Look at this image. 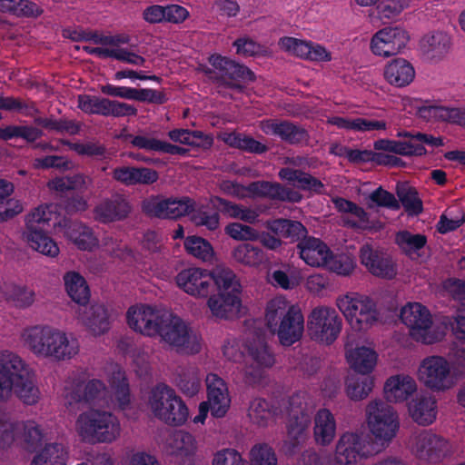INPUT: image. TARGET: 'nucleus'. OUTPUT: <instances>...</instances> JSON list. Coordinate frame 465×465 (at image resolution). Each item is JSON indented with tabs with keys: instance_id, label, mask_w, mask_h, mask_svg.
Listing matches in <instances>:
<instances>
[{
	"instance_id": "obj_1",
	"label": "nucleus",
	"mask_w": 465,
	"mask_h": 465,
	"mask_svg": "<svg viewBox=\"0 0 465 465\" xmlns=\"http://www.w3.org/2000/svg\"><path fill=\"white\" fill-rule=\"evenodd\" d=\"M106 380L110 389L98 379L84 381L80 376L70 378L64 386L65 403L73 405L84 402L126 410L131 396L124 372L119 366L113 365L106 371Z\"/></svg>"
},
{
	"instance_id": "obj_2",
	"label": "nucleus",
	"mask_w": 465,
	"mask_h": 465,
	"mask_svg": "<svg viewBox=\"0 0 465 465\" xmlns=\"http://www.w3.org/2000/svg\"><path fill=\"white\" fill-rule=\"evenodd\" d=\"M20 341L35 357L58 362L76 358L81 348L72 333L45 323L25 326L21 331Z\"/></svg>"
},
{
	"instance_id": "obj_3",
	"label": "nucleus",
	"mask_w": 465,
	"mask_h": 465,
	"mask_svg": "<svg viewBox=\"0 0 465 465\" xmlns=\"http://www.w3.org/2000/svg\"><path fill=\"white\" fill-rule=\"evenodd\" d=\"M15 394L26 405L36 404L41 397L35 375L25 360L10 350H0V402Z\"/></svg>"
},
{
	"instance_id": "obj_4",
	"label": "nucleus",
	"mask_w": 465,
	"mask_h": 465,
	"mask_svg": "<svg viewBox=\"0 0 465 465\" xmlns=\"http://www.w3.org/2000/svg\"><path fill=\"white\" fill-rule=\"evenodd\" d=\"M223 357L237 363L238 373L245 383L255 384L263 377V371L274 364V357L261 339L242 342L228 339L222 347Z\"/></svg>"
},
{
	"instance_id": "obj_5",
	"label": "nucleus",
	"mask_w": 465,
	"mask_h": 465,
	"mask_svg": "<svg viewBox=\"0 0 465 465\" xmlns=\"http://www.w3.org/2000/svg\"><path fill=\"white\" fill-rule=\"evenodd\" d=\"M264 324L282 346H292L302 339L304 332V316L301 308L284 296H275L268 301Z\"/></svg>"
},
{
	"instance_id": "obj_6",
	"label": "nucleus",
	"mask_w": 465,
	"mask_h": 465,
	"mask_svg": "<svg viewBox=\"0 0 465 465\" xmlns=\"http://www.w3.org/2000/svg\"><path fill=\"white\" fill-rule=\"evenodd\" d=\"M65 220H62L59 207L54 203H42L32 209L25 217L23 240L33 250L43 255L54 258L59 254L57 243L44 232L45 227L53 225L54 229L64 227Z\"/></svg>"
},
{
	"instance_id": "obj_7",
	"label": "nucleus",
	"mask_w": 465,
	"mask_h": 465,
	"mask_svg": "<svg viewBox=\"0 0 465 465\" xmlns=\"http://www.w3.org/2000/svg\"><path fill=\"white\" fill-rule=\"evenodd\" d=\"M73 431L84 443H113L120 439L122 425L119 418L113 412L89 408L76 415Z\"/></svg>"
},
{
	"instance_id": "obj_8",
	"label": "nucleus",
	"mask_w": 465,
	"mask_h": 465,
	"mask_svg": "<svg viewBox=\"0 0 465 465\" xmlns=\"http://www.w3.org/2000/svg\"><path fill=\"white\" fill-rule=\"evenodd\" d=\"M335 304L355 331H367L380 322L377 302L367 294L347 292L338 296Z\"/></svg>"
},
{
	"instance_id": "obj_9",
	"label": "nucleus",
	"mask_w": 465,
	"mask_h": 465,
	"mask_svg": "<svg viewBox=\"0 0 465 465\" xmlns=\"http://www.w3.org/2000/svg\"><path fill=\"white\" fill-rule=\"evenodd\" d=\"M157 336L179 353L196 354L202 349L201 335L180 316L166 311Z\"/></svg>"
},
{
	"instance_id": "obj_10",
	"label": "nucleus",
	"mask_w": 465,
	"mask_h": 465,
	"mask_svg": "<svg viewBox=\"0 0 465 465\" xmlns=\"http://www.w3.org/2000/svg\"><path fill=\"white\" fill-rule=\"evenodd\" d=\"M213 290L215 293L207 297V306L212 316L217 319L237 316L242 307V285L236 274L231 269L219 273Z\"/></svg>"
},
{
	"instance_id": "obj_11",
	"label": "nucleus",
	"mask_w": 465,
	"mask_h": 465,
	"mask_svg": "<svg viewBox=\"0 0 465 465\" xmlns=\"http://www.w3.org/2000/svg\"><path fill=\"white\" fill-rule=\"evenodd\" d=\"M147 405L155 418L169 425L181 426L189 418L185 402L164 383L157 384L150 391Z\"/></svg>"
},
{
	"instance_id": "obj_12",
	"label": "nucleus",
	"mask_w": 465,
	"mask_h": 465,
	"mask_svg": "<svg viewBox=\"0 0 465 465\" xmlns=\"http://www.w3.org/2000/svg\"><path fill=\"white\" fill-rule=\"evenodd\" d=\"M400 316L408 327L410 336L417 342L433 344L445 337V327L435 324L430 312L420 302L404 305Z\"/></svg>"
},
{
	"instance_id": "obj_13",
	"label": "nucleus",
	"mask_w": 465,
	"mask_h": 465,
	"mask_svg": "<svg viewBox=\"0 0 465 465\" xmlns=\"http://www.w3.org/2000/svg\"><path fill=\"white\" fill-rule=\"evenodd\" d=\"M365 423L381 450L396 437L400 428L395 410L381 400L370 401L365 408Z\"/></svg>"
},
{
	"instance_id": "obj_14",
	"label": "nucleus",
	"mask_w": 465,
	"mask_h": 465,
	"mask_svg": "<svg viewBox=\"0 0 465 465\" xmlns=\"http://www.w3.org/2000/svg\"><path fill=\"white\" fill-rule=\"evenodd\" d=\"M230 268L218 266L213 270L192 266L180 271L175 276L177 287L187 295L199 299L207 298L217 285V275Z\"/></svg>"
},
{
	"instance_id": "obj_15",
	"label": "nucleus",
	"mask_w": 465,
	"mask_h": 465,
	"mask_svg": "<svg viewBox=\"0 0 465 465\" xmlns=\"http://www.w3.org/2000/svg\"><path fill=\"white\" fill-rule=\"evenodd\" d=\"M380 451L373 440L360 433L347 431L335 444L333 460L337 465H359Z\"/></svg>"
},
{
	"instance_id": "obj_16",
	"label": "nucleus",
	"mask_w": 465,
	"mask_h": 465,
	"mask_svg": "<svg viewBox=\"0 0 465 465\" xmlns=\"http://www.w3.org/2000/svg\"><path fill=\"white\" fill-rule=\"evenodd\" d=\"M416 376L421 384L432 391H445L456 384L450 362L440 355L422 359L417 368Z\"/></svg>"
},
{
	"instance_id": "obj_17",
	"label": "nucleus",
	"mask_w": 465,
	"mask_h": 465,
	"mask_svg": "<svg viewBox=\"0 0 465 465\" xmlns=\"http://www.w3.org/2000/svg\"><path fill=\"white\" fill-rule=\"evenodd\" d=\"M44 439L41 426L35 420H17L9 416H0V450L18 444L35 446Z\"/></svg>"
},
{
	"instance_id": "obj_18",
	"label": "nucleus",
	"mask_w": 465,
	"mask_h": 465,
	"mask_svg": "<svg viewBox=\"0 0 465 465\" xmlns=\"http://www.w3.org/2000/svg\"><path fill=\"white\" fill-rule=\"evenodd\" d=\"M342 328V320L332 307L317 306L307 320V331L312 340L325 345L334 342Z\"/></svg>"
},
{
	"instance_id": "obj_19",
	"label": "nucleus",
	"mask_w": 465,
	"mask_h": 465,
	"mask_svg": "<svg viewBox=\"0 0 465 465\" xmlns=\"http://www.w3.org/2000/svg\"><path fill=\"white\" fill-rule=\"evenodd\" d=\"M220 189L224 193L238 199L269 197L282 201L299 202L302 196L297 192L288 191L279 183L255 182L243 186L232 181H223Z\"/></svg>"
},
{
	"instance_id": "obj_20",
	"label": "nucleus",
	"mask_w": 465,
	"mask_h": 465,
	"mask_svg": "<svg viewBox=\"0 0 465 465\" xmlns=\"http://www.w3.org/2000/svg\"><path fill=\"white\" fill-rule=\"evenodd\" d=\"M313 411V401L307 395L299 393L290 398L286 428L288 439L293 448L306 440Z\"/></svg>"
},
{
	"instance_id": "obj_21",
	"label": "nucleus",
	"mask_w": 465,
	"mask_h": 465,
	"mask_svg": "<svg viewBox=\"0 0 465 465\" xmlns=\"http://www.w3.org/2000/svg\"><path fill=\"white\" fill-rule=\"evenodd\" d=\"M411 452L420 460L436 463L450 456L454 448L450 441L430 430L413 435L410 441Z\"/></svg>"
},
{
	"instance_id": "obj_22",
	"label": "nucleus",
	"mask_w": 465,
	"mask_h": 465,
	"mask_svg": "<svg viewBox=\"0 0 465 465\" xmlns=\"http://www.w3.org/2000/svg\"><path fill=\"white\" fill-rule=\"evenodd\" d=\"M166 311L151 303L138 302L126 312V322L130 329L146 337H156Z\"/></svg>"
},
{
	"instance_id": "obj_23",
	"label": "nucleus",
	"mask_w": 465,
	"mask_h": 465,
	"mask_svg": "<svg viewBox=\"0 0 465 465\" xmlns=\"http://www.w3.org/2000/svg\"><path fill=\"white\" fill-rule=\"evenodd\" d=\"M409 32L401 26H387L371 38L370 50L378 57L389 58L401 54L410 42Z\"/></svg>"
},
{
	"instance_id": "obj_24",
	"label": "nucleus",
	"mask_w": 465,
	"mask_h": 465,
	"mask_svg": "<svg viewBox=\"0 0 465 465\" xmlns=\"http://www.w3.org/2000/svg\"><path fill=\"white\" fill-rule=\"evenodd\" d=\"M453 48L450 32L435 29L424 34L419 40L418 50L423 59L437 64L445 60Z\"/></svg>"
},
{
	"instance_id": "obj_25",
	"label": "nucleus",
	"mask_w": 465,
	"mask_h": 465,
	"mask_svg": "<svg viewBox=\"0 0 465 465\" xmlns=\"http://www.w3.org/2000/svg\"><path fill=\"white\" fill-rule=\"evenodd\" d=\"M143 210L159 218L177 219L190 213L194 202L187 196L159 198L150 197L143 202Z\"/></svg>"
},
{
	"instance_id": "obj_26",
	"label": "nucleus",
	"mask_w": 465,
	"mask_h": 465,
	"mask_svg": "<svg viewBox=\"0 0 465 465\" xmlns=\"http://www.w3.org/2000/svg\"><path fill=\"white\" fill-rule=\"evenodd\" d=\"M78 106L86 114L106 116L122 117L137 114V109L129 104L85 94L78 96Z\"/></svg>"
},
{
	"instance_id": "obj_27",
	"label": "nucleus",
	"mask_w": 465,
	"mask_h": 465,
	"mask_svg": "<svg viewBox=\"0 0 465 465\" xmlns=\"http://www.w3.org/2000/svg\"><path fill=\"white\" fill-rule=\"evenodd\" d=\"M345 358L349 367L356 373L369 375L377 367L379 354L371 344H347Z\"/></svg>"
},
{
	"instance_id": "obj_28",
	"label": "nucleus",
	"mask_w": 465,
	"mask_h": 465,
	"mask_svg": "<svg viewBox=\"0 0 465 465\" xmlns=\"http://www.w3.org/2000/svg\"><path fill=\"white\" fill-rule=\"evenodd\" d=\"M208 392V403L211 413L213 417L222 418L225 416L231 405L229 391L224 381L217 374L210 373L206 377Z\"/></svg>"
},
{
	"instance_id": "obj_29",
	"label": "nucleus",
	"mask_w": 465,
	"mask_h": 465,
	"mask_svg": "<svg viewBox=\"0 0 465 465\" xmlns=\"http://www.w3.org/2000/svg\"><path fill=\"white\" fill-rule=\"evenodd\" d=\"M361 262L373 275L391 279L396 275L393 262L383 252L365 244L360 252Z\"/></svg>"
},
{
	"instance_id": "obj_30",
	"label": "nucleus",
	"mask_w": 465,
	"mask_h": 465,
	"mask_svg": "<svg viewBox=\"0 0 465 465\" xmlns=\"http://www.w3.org/2000/svg\"><path fill=\"white\" fill-rule=\"evenodd\" d=\"M209 62L222 77H228L232 81H235V83H228L232 86L239 87L240 83L245 84L254 80V74L249 68L220 54L211 55Z\"/></svg>"
},
{
	"instance_id": "obj_31",
	"label": "nucleus",
	"mask_w": 465,
	"mask_h": 465,
	"mask_svg": "<svg viewBox=\"0 0 465 465\" xmlns=\"http://www.w3.org/2000/svg\"><path fill=\"white\" fill-rule=\"evenodd\" d=\"M301 259L312 267L325 268L329 258H332L330 248L318 238H307L298 244Z\"/></svg>"
},
{
	"instance_id": "obj_32",
	"label": "nucleus",
	"mask_w": 465,
	"mask_h": 465,
	"mask_svg": "<svg viewBox=\"0 0 465 465\" xmlns=\"http://www.w3.org/2000/svg\"><path fill=\"white\" fill-rule=\"evenodd\" d=\"M415 69L412 64L402 57L388 62L383 69L385 81L395 87L402 88L411 84L415 78Z\"/></svg>"
},
{
	"instance_id": "obj_33",
	"label": "nucleus",
	"mask_w": 465,
	"mask_h": 465,
	"mask_svg": "<svg viewBox=\"0 0 465 465\" xmlns=\"http://www.w3.org/2000/svg\"><path fill=\"white\" fill-rule=\"evenodd\" d=\"M417 391L415 380L407 374L389 377L384 383V396L390 402H403Z\"/></svg>"
},
{
	"instance_id": "obj_34",
	"label": "nucleus",
	"mask_w": 465,
	"mask_h": 465,
	"mask_svg": "<svg viewBox=\"0 0 465 465\" xmlns=\"http://www.w3.org/2000/svg\"><path fill=\"white\" fill-rule=\"evenodd\" d=\"M128 202L121 195L102 200L94 208V219L104 223H112L124 219L130 213Z\"/></svg>"
},
{
	"instance_id": "obj_35",
	"label": "nucleus",
	"mask_w": 465,
	"mask_h": 465,
	"mask_svg": "<svg viewBox=\"0 0 465 465\" xmlns=\"http://www.w3.org/2000/svg\"><path fill=\"white\" fill-rule=\"evenodd\" d=\"M337 423L334 415L327 409H320L313 419V439L317 445L329 446L336 437Z\"/></svg>"
},
{
	"instance_id": "obj_36",
	"label": "nucleus",
	"mask_w": 465,
	"mask_h": 465,
	"mask_svg": "<svg viewBox=\"0 0 465 465\" xmlns=\"http://www.w3.org/2000/svg\"><path fill=\"white\" fill-rule=\"evenodd\" d=\"M77 319L94 336L102 335L110 329L107 311L102 305L80 309L77 312Z\"/></svg>"
},
{
	"instance_id": "obj_37",
	"label": "nucleus",
	"mask_w": 465,
	"mask_h": 465,
	"mask_svg": "<svg viewBox=\"0 0 465 465\" xmlns=\"http://www.w3.org/2000/svg\"><path fill=\"white\" fill-rule=\"evenodd\" d=\"M408 411L416 423L427 426L437 418V402L430 395H420L408 403Z\"/></svg>"
},
{
	"instance_id": "obj_38",
	"label": "nucleus",
	"mask_w": 465,
	"mask_h": 465,
	"mask_svg": "<svg viewBox=\"0 0 465 465\" xmlns=\"http://www.w3.org/2000/svg\"><path fill=\"white\" fill-rule=\"evenodd\" d=\"M167 452L182 460H191L198 450L196 438L183 430L174 432L167 441Z\"/></svg>"
},
{
	"instance_id": "obj_39",
	"label": "nucleus",
	"mask_w": 465,
	"mask_h": 465,
	"mask_svg": "<svg viewBox=\"0 0 465 465\" xmlns=\"http://www.w3.org/2000/svg\"><path fill=\"white\" fill-rule=\"evenodd\" d=\"M282 413L277 402L268 401L264 399H253L248 409V417L251 421L260 427H266L275 420Z\"/></svg>"
},
{
	"instance_id": "obj_40",
	"label": "nucleus",
	"mask_w": 465,
	"mask_h": 465,
	"mask_svg": "<svg viewBox=\"0 0 465 465\" xmlns=\"http://www.w3.org/2000/svg\"><path fill=\"white\" fill-rule=\"evenodd\" d=\"M69 452L62 443H48L34 455L30 465H67Z\"/></svg>"
},
{
	"instance_id": "obj_41",
	"label": "nucleus",
	"mask_w": 465,
	"mask_h": 465,
	"mask_svg": "<svg viewBox=\"0 0 465 465\" xmlns=\"http://www.w3.org/2000/svg\"><path fill=\"white\" fill-rule=\"evenodd\" d=\"M68 296L76 303L84 306L90 299V290L85 279L77 272L70 271L63 276Z\"/></svg>"
},
{
	"instance_id": "obj_42",
	"label": "nucleus",
	"mask_w": 465,
	"mask_h": 465,
	"mask_svg": "<svg viewBox=\"0 0 465 465\" xmlns=\"http://www.w3.org/2000/svg\"><path fill=\"white\" fill-rule=\"evenodd\" d=\"M333 203L339 212L348 215V217L342 219L344 224L361 229L371 228L368 214L361 207L343 198L333 199Z\"/></svg>"
},
{
	"instance_id": "obj_43",
	"label": "nucleus",
	"mask_w": 465,
	"mask_h": 465,
	"mask_svg": "<svg viewBox=\"0 0 465 465\" xmlns=\"http://www.w3.org/2000/svg\"><path fill=\"white\" fill-rule=\"evenodd\" d=\"M64 234L79 249L91 251L98 246V240L91 229L79 223H64Z\"/></svg>"
},
{
	"instance_id": "obj_44",
	"label": "nucleus",
	"mask_w": 465,
	"mask_h": 465,
	"mask_svg": "<svg viewBox=\"0 0 465 465\" xmlns=\"http://www.w3.org/2000/svg\"><path fill=\"white\" fill-rule=\"evenodd\" d=\"M83 49L87 54L95 55L99 58H114L137 66H142L145 63V59L143 56L128 49H108L107 47L92 45H84L83 46Z\"/></svg>"
},
{
	"instance_id": "obj_45",
	"label": "nucleus",
	"mask_w": 465,
	"mask_h": 465,
	"mask_svg": "<svg viewBox=\"0 0 465 465\" xmlns=\"http://www.w3.org/2000/svg\"><path fill=\"white\" fill-rule=\"evenodd\" d=\"M211 203L214 207H220L221 212L232 219L254 223L259 217V213L256 210L232 203L220 197L212 198Z\"/></svg>"
},
{
	"instance_id": "obj_46",
	"label": "nucleus",
	"mask_w": 465,
	"mask_h": 465,
	"mask_svg": "<svg viewBox=\"0 0 465 465\" xmlns=\"http://www.w3.org/2000/svg\"><path fill=\"white\" fill-rule=\"evenodd\" d=\"M232 259L244 266L257 268L265 261L266 256L263 251L250 243H240L232 251Z\"/></svg>"
},
{
	"instance_id": "obj_47",
	"label": "nucleus",
	"mask_w": 465,
	"mask_h": 465,
	"mask_svg": "<svg viewBox=\"0 0 465 465\" xmlns=\"http://www.w3.org/2000/svg\"><path fill=\"white\" fill-rule=\"evenodd\" d=\"M186 252L193 258L203 262H213L215 258V252L212 244L200 236H188L184 240Z\"/></svg>"
},
{
	"instance_id": "obj_48",
	"label": "nucleus",
	"mask_w": 465,
	"mask_h": 465,
	"mask_svg": "<svg viewBox=\"0 0 465 465\" xmlns=\"http://www.w3.org/2000/svg\"><path fill=\"white\" fill-rule=\"evenodd\" d=\"M262 130L266 134H272L281 137L291 143L299 141L303 133L289 123H277L274 121H266L262 123Z\"/></svg>"
},
{
	"instance_id": "obj_49",
	"label": "nucleus",
	"mask_w": 465,
	"mask_h": 465,
	"mask_svg": "<svg viewBox=\"0 0 465 465\" xmlns=\"http://www.w3.org/2000/svg\"><path fill=\"white\" fill-rule=\"evenodd\" d=\"M395 240L401 250L411 259H415L420 255L419 251L422 249L427 242V239L424 235L419 233L413 234L407 231L398 232Z\"/></svg>"
},
{
	"instance_id": "obj_50",
	"label": "nucleus",
	"mask_w": 465,
	"mask_h": 465,
	"mask_svg": "<svg viewBox=\"0 0 465 465\" xmlns=\"http://www.w3.org/2000/svg\"><path fill=\"white\" fill-rule=\"evenodd\" d=\"M86 42L97 45L98 47H107L108 49H123L121 45L130 42V36L125 34L105 35L99 32H90L84 35Z\"/></svg>"
},
{
	"instance_id": "obj_51",
	"label": "nucleus",
	"mask_w": 465,
	"mask_h": 465,
	"mask_svg": "<svg viewBox=\"0 0 465 465\" xmlns=\"http://www.w3.org/2000/svg\"><path fill=\"white\" fill-rule=\"evenodd\" d=\"M374 387L373 377L349 378L346 381V394L352 401L365 399Z\"/></svg>"
},
{
	"instance_id": "obj_52",
	"label": "nucleus",
	"mask_w": 465,
	"mask_h": 465,
	"mask_svg": "<svg viewBox=\"0 0 465 465\" xmlns=\"http://www.w3.org/2000/svg\"><path fill=\"white\" fill-rule=\"evenodd\" d=\"M222 140L232 147L248 151L251 153H262L266 147L262 143L252 137L237 133H224L221 135Z\"/></svg>"
},
{
	"instance_id": "obj_53",
	"label": "nucleus",
	"mask_w": 465,
	"mask_h": 465,
	"mask_svg": "<svg viewBox=\"0 0 465 465\" xmlns=\"http://www.w3.org/2000/svg\"><path fill=\"white\" fill-rule=\"evenodd\" d=\"M249 465H278L274 449L267 443L253 445L248 454Z\"/></svg>"
},
{
	"instance_id": "obj_54",
	"label": "nucleus",
	"mask_w": 465,
	"mask_h": 465,
	"mask_svg": "<svg viewBox=\"0 0 465 465\" xmlns=\"http://www.w3.org/2000/svg\"><path fill=\"white\" fill-rule=\"evenodd\" d=\"M7 299L18 309L31 307L36 299L35 292L26 285H13L8 291Z\"/></svg>"
},
{
	"instance_id": "obj_55",
	"label": "nucleus",
	"mask_w": 465,
	"mask_h": 465,
	"mask_svg": "<svg viewBox=\"0 0 465 465\" xmlns=\"http://www.w3.org/2000/svg\"><path fill=\"white\" fill-rule=\"evenodd\" d=\"M170 139L173 142L193 145H210L212 139L208 136L203 138V134L201 132H190L186 129H174L168 134Z\"/></svg>"
},
{
	"instance_id": "obj_56",
	"label": "nucleus",
	"mask_w": 465,
	"mask_h": 465,
	"mask_svg": "<svg viewBox=\"0 0 465 465\" xmlns=\"http://www.w3.org/2000/svg\"><path fill=\"white\" fill-rule=\"evenodd\" d=\"M268 281L275 287L291 290L299 285L301 276L298 271L274 270L268 275Z\"/></svg>"
},
{
	"instance_id": "obj_57",
	"label": "nucleus",
	"mask_w": 465,
	"mask_h": 465,
	"mask_svg": "<svg viewBox=\"0 0 465 465\" xmlns=\"http://www.w3.org/2000/svg\"><path fill=\"white\" fill-rule=\"evenodd\" d=\"M279 45L284 52L301 59L308 60L311 41L285 36L279 40Z\"/></svg>"
},
{
	"instance_id": "obj_58",
	"label": "nucleus",
	"mask_w": 465,
	"mask_h": 465,
	"mask_svg": "<svg viewBox=\"0 0 465 465\" xmlns=\"http://www.w3.org/2000/svg\"><path fill=\"white\" fill-rule=\"evenodd\" d=\"M347 158L354 163L376 162L380 164L385 165H395L398 162L396 157L382 155L367 150H349L347 153Z\"/></svg>"
},
{
	"instance_id": "obj_59",
	"label": "nucleus",
	"mask_w": 465,
	"mask_h": 465,
	"mask_svg": "<svg viewBox=\"0 0 465 465\" xmlns=\"http://www.w3.org/2000/svg\"><path fill=\"white\" fill-rule=\"evenodd\" d=\"M465 221L464 213L460 209L447 210L441 214L437 224L440 233H447L459 228Z\"/></svg>"
},
{
	"instance_id": "obj_60",
	"label": "nucleus",
	"mask_w": 465,
	"mask_h": 465,
	"mask_svg": "<svg viewBox=\"0 0 465 465\" xmlns=\"http://www.w3.org/2000/svg\"><path fill=\"white\" fill-rule=\"evenodd\" d=\"M355 267L356 263L352 257L346 254H332V258H329L325 269L338 275L348 276L353 272Z\"/></svg>"
},
{
	"instance_id": "obj_61",
	"label": "nucleus",
	"mask_w": 465,
	"mask_h": 465,
	"mask_svg": "<svg viewBox=\"0 0 465 465\" xmlns=\"http://www.w3.org/2000/svg\"><path fill=\"white\" fill-rule=\"evenodd\" d=\"M227 235L236 241H257L259 232L249 225L240 223H231L224 228Z\"/></svg>"
},
{
	"instance_id": "obj_62",
	"label": "nucleus",
	"mask_w": 465,
	"mask_h": 465,
	"mask_svg": "<svg viewBox=\"0 0 465 465\" xmlns=\"http://www.w3.org/2000/svg\"><path fill=\"white\" fill-rule=\"evenodd\" d=\"M398 136L408 137V141L400 142V154L401 155H423L426 149L422 143L418 139V133L411 134L409 133H399Z\"/></svg>"
},
{
	"instance_id": "obj_63",
	"label": "nucleus",
	"mask_w": 465,
	"mask_h": 465,
	"mask_svg": "<svg viewBox=\"0 0 465 465\" xmlns=\"http://www.w3.org/2000/svg\"><path fill=\"white\" fill-rule=\"evenodd\" d=\"M398 196L403 207L411 213L417 214L421 212V201L417 192L412 188H401L398 190Z\"/></svg>"
},
{
	"instance_id": "obj_64",
	"label": "nucleus",
	"mask_w": 465,
	"mask_h": 465,
	"mask_svg": "<svg viewBox=\"0 0 465 465\" xmlns=\"http://www.w3.org/2000/svg\"><path fill=\"white\" fill-rule=\"evenodd\" d=\"M212 465H246L242 454L233 449H223L213 455Z\"/></svg>"
}]
</instances>
